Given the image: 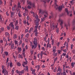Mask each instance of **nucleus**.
Listing matches in <instances>:
<instances>
[{
	"label": "nucleus",
	"mask_w": 75,
	"mask_h": 75,
	"mask_svg": "<svg viewBox=\"0 0 75 75\" xmlns=\"http://www.w3.org/2000/svg\"><path fill=\"white\" fill-rule=\"evenodd\" d=\"M47 42H48V43L46 46V47L47 48H48V45L49 44V43H50V38H48V39L47 40Z\"/></svg>",
	"instance_id": "15"
},
{
	"label": "nucleus",
	"mask_w": 75,
	"mask_h": 75,
	"mask_svg": "<svg viewBox=\"0 0 75 75\" xmlns=\"http://www.w3.org/2000/svg\"><path fill=\"white\" fill-rule=\"evenodd\" d=\"M57 53H54L53 54V56H55V57H57Z\"/></svg>",
	"instance_id": "31"
},
{
	"label": "nucleus",
	"mask_w": 75,
	"mask_h": 75,
	"mask_svg": "<svg viewBox=\"0 0 75 75\" xmlns=\"http://www.w3.org/2000/svg\"><path fill=\"white\" fill-rule=\"evenodd\" d=\"M59 22H61L60 23V25L61 26L62 28V24H63V23L64 22V21L60 19L59 20Z\"/></svg>",
	"instance_id": "7"
},
{
	"label": "nucleus",
	"mask_w": 75,
	"mask_h": 75,
	"mask_svg": "<svg viewBox=\"0 0 75 75\" xmlns=\"http://www.w3.org/2000/svg\"><path fill=\"white\" fill-rule=\"evenodd\" d=\"M27 3L28 4H29L30 6L32 5L33 7H35V5H34V4H32L31 2V1H30V0H27Z\"/></svg>",
	"instance_id": "5"
},
{
	"label": "nucleus",
	"mask_w": 75,
	"mask_h": 75,
	"mask_svg": "<svg viewBox=\"0 0 75 75\" xmlns=\"http://www.w3.org/2000/svg\"><path fill=\"white\" fill-rule=\"evenodd\" d=\"M2 55L4 58H5V54H2Z\"/></svg>",
	"instance_id": "45"
},
{
	"label": "nucleus",
	"mask_w": 75,
	"mask_h": 75,
	"mask_svg": "<svg viewBox=\"0 0 75 75\" xmlns=\"http://www.w3.org/2000/svg\"><path fill=\"white\" fill-rule=\"evenodd\" d=\"M48 47H49V48H51V45L50 44H49Z\"/></svg>",
	"instance_id": "52"
},
{
	"label": "nucleus",
	"mask_w": 75,
	"mask_h": 75,
	"mask_svg": "<svg viewBox=\"0 0 75 75\" xmlns=\"http://www.w3.org/2000/svg\"><path fill=\"white\" fill-rule=\"evenodd\" d=\"M75 62H72L71 63V66L72 67V68H74V65H75Z\"/></svg>",
	"instance_id": "27"
},
{
	"label": "nucleus",
	"mask_w": 75,
	"mask_h": 75,
	"mask_svg": "<svg viewBox=\"0 0 75 75\" xmlns=\"http://www.w3.org/2000/svg\"><path fill=\"white\" fill-rule=\"evenodd\" d=\"M61 73H59V72L57 73V75H61Z\"/></svg>",
	"instance_id": "63"
},
{
	"label": "nucleus",
	"mask_w": 75,
	"mask_h": 75,
	"mask_svg": "<svg viewBox=\"0 0 75 75\" xmlns=\"http://www.w3.org/2000/svg\"><path fill=\"white\" fill-rule=\"evenodd\" d=\"M39 14H42V10H41V9H40L39 10Z\"/></svg>",
	"instance_id": "43"
},
{
	"label": "nucleus",
	"mask_w": 75,
	"mask_h": 75,
	"mask_svg": "<svg viewBox=\"0 0 75 75\" xmlns=\"http://www.w3.org/2000/svg\"><path fill=\"white\" fill-rule=\"evenodd\" d=\"M25 71H26L27 72H28V66H26V68L24 69Z\"/></svg>",
	"instance_id": "19"
},
{
	"label": "nucleus",
	"mask_w": 75,
	"mask_h": 75,
	"mask_svg": "<svg viewBox=\"0 0 75 75\" xmlns=\"http://www.w3.org/2000/svg\"><path fill=\"white\" fill-rule=\"evenodd\" d=\"M16 72L17 74H20V71H19L18 70H16Z\"/></svg>",
	"instance_id": "46"
},
{
	"label": "nucleus",
	"mask_w": 75,
	"mask_h": 75,
	"mask_svg": "<svg viewBox=\"0 0 75 75\" xmlns=\"http://www.w3.org/2000/svg\"><path fill=\"white\" fill-rule=\"evenodd\" d=\"M57 71V67H56L55 68V69H54V70H53V71L54 72H56Z\"/></svg>",
	"instance_id": "37"
},
{
	"label": "nucleus",
	"mask_w": 75,
	"mask_h": 75,
	"mask_svg": "<svg viewBox=\"0 0 75 75\" xmlns=\"http://www.w3.org/2000/svg\"><path fill=\"white\" fill-rule=\"evenodd\" d=\"M14 15V13L12 12H11V17H13Z\"/></svg>",
	"instance_id": "20"
},
{
	"label": "nucleus",
	"mask_w": 75,
	"mask_h": 75,
	"mask_svg": "<svg viewBox=\"0 0 75 75\" xmlns=\"http://www.w3.org/2000/svg\"><path fill=\"white\" fill-rule=\"evenodd\" d=\"M6 14L7 16H9V13H8V11L6 12Z\"/></svg>",
	"instance_id": "41"
},
{
	"label": "nucleus",
	"mask_w": 75,
	"mask_h": 75,
	"mask_svg": "<svg viewBox=\"0 0 75 75\" xmlns=\"http://www.w3.org/2000/svg\"><path fill=\"white\" fill-rule=\"evenodd\" d=\"M30 71H32V74H34L35 72V69H33L32 67H30Z\"/></svg>",
	"instance_id": "8"
},
{
	"label": "nucleus",
	"mask_w": 75,
	"mask_h": 75,
	"mask_svg": "<svg viewBox=\"0 0 75 75\" xmlns=\"http://www.w3.org/2000/svg\"><path fill=\"white\" fill-rule=\"evenodd\" d=\"M30 46H31V47H32V49H33L32 47L33 46V42H32L31 41H30Z\"/></svg>",
	"instance_id": "36"
},
{
	"label": "nucleus",
	"mask_w": 75,
	"mask_h": 75,
	"mask_svg": "<svg viewBox=\"0 0 75 75\" xmlns=\"http://www.w3.org/2000/svg\"><path fill=\"white\" fill-rule=\"evenodd\" d=\"M1 29L2 31H4V28L2 27L1 28Z\"/></svg>",
	"instance_id": "57"
},
{
	"label": "nucleus",
	"mask_w": 75,
	"mask_h": 75,
	"mask_svg": "<svg viewBox=\"0 0 75 75\" xmlns=\"http://www.w3.org/2000/svg\"><path fill=\"white\" fill-rule=\"evenodd\" d=\"M62 69L60 67H59L57 70V72H59V73H61V72H62Z\"/></svg>",
	"instance_id": "11"
},
{
	"label": "nucleus",
	"mask_w": 75,
	"mask_h": 75,
	"mask_svg": "<svg viewBox=\"0 0 75 75\" xmlns=\"http://www.w3.org/2000/svg\"><path fill=\"white\" fill-rule=\"evenodd\" d=\"M66 57V58H68V57H69V56H68V53H67Z\"/></svg>",
	"instance_id": "59"
},
{
	"label": "nucleus",
	"mask_w": 75,
	"mask_h": 75,
	"mask_svg": "<svg viewBox=\"0 0 75 75\" xmlns=\"http://www.w3.org/2000/svg\"><path fill=\"white\" fill-rule=\"evenodd\" d=\"M27 7H25V11L26 12V13H28V10H27Z\"/></svg>",
	"instance_id": "32"
},
{
	"label": "nucleus",
	"mask_w": 75,
	"mask_h": 75,
	"mask_svg": "<svg viewBox=\"0 0 75 75\" xmlns=\"http://www.w3.org/2000/svg\"><path fill=\"white\" fill-rule=\"evenodd\" d=\"M45 13V14L44 15V16H45V17H44L43 18H41L42 21H43L45 20V17H47V16H48L47 12H46Z\"/></svg>",
	"instance_id": "6"
},
{
	"label": "nucleus",
	"mask_w": 75,
	"mask_h": 75,
	"mask_svg": "<svg viewBox=\"0 0 75 75\" xmlns=\"http://www.w3.org/2000/svg\"><path fill=\"white\" fill-rule=\"evenodd\" d=\"M27 32H28V29H26L25 30V33H27Z\"/></svg>",
	"instance_id": "58"
},
{
	"label": "nucleus",
	"mask_w": 75,
	"mask_h": 75,
	"mask_svg": "<svg viewBox=\"0 0 75 75\" xmlns=\"http://www.w3.org/2000/svg\"><path fill=\"white\" fill-rule=\"evenodd\" d=\"M1 68L2 69V74H4V75H6V74L8 75V72H7V71H6V68H4V65H2L1 66Z\"/></svg>",
	"instance_id": "2"
},
{
	"label": "nucleus",
	"mask_w": 75,
	"mask_h": 75,
	"mask_svg": "<svg viewBox=\"0 0 75 75\" xmlns=\"http://www.w3.org/2000/svg\"><path fill=\"white\" fill-rule=\"evenodd\" d=\"M59 28H57V29H56V33H59Z\"/></svg>",
	"instance_id": "30"
},
{
	"label": "nucleus",
	"mask_w": 75,
	"mask_h": 75,
	"mask_svg": "<svg viewBox=\"0 0 75 75\" xmlns=\"http://www.w3.org/2000/svg\"><path fill=\"white\" fill-rule=\"evenodd\" d=\"M65 11L67 12V14L68 15H69L70 14V12H68V10L67 8H65Z\"/></svg>",
	"instance_id": "18"
},
{
	"label": "nucleus",
	"mask_w": 75,
	"mask_h": 75,
	"mask_svg": "<svg viewBox=\"0 0 75 75\" xmlns=\"http://www.w3.org/2000/svg\"><path fill=\"white\" fill-rule=\"evenodd\" d=\"M33 28H30V30L29 31V33H31V31H33Z\"/></svg>",
	"instance_id": "26"
},
{
	"label": "nucleus",
	"mask_w": 75,
	"mask_h": 75,
	"mask_svg": "<svg viewBox=\"0 0 75 75\" xmlns=\"http://www.w3.org/2000/svg\"><path fill=\"white\" fill-rule=\"evenodd\" d=\"M64 6L62 5V6H59V7L57 8L58 10H59V11H61L62 10V8H64Z\"/></svg>",
	"instance_id": "10"
},
{
	"label": "nucleus",
	"mask_w": 75,
	"mask_h": 75,
	"mask_svg": "<svg viewBox=\"0 0 75 75\" xmlns=\"http://www.w3.org/2000/svg\"><path fill=\"white\" fill-rule=\"evenodd\" d=\"M17 48V46H15L14 47V43H12L11 44V50H13V49L15 50V49H16Z\"/></svg>",
	"instance_id": "4"
},
{
	"label": "nucleus",
	"mask_w": 75,
	"mask_h": 75,
	"mask_svg": "<svg viewBox=\"0 0 75 75\" xmlns=\"http://www.w3.org/2000/svg\"><path fill=\"white\" fill-rule=\"evenodd\" d=\"M36 25H37L38 26V25H39V23H38V22H36Z\"/></svg>",
	"instance_id": "48"
},
{
	"label": "nucleus",
	"mask_w": 75,
	"mask_h": 75,
	"mask_svg": "<svg viewBox=\"0 0 75 75\" xmlns=\"http://www.w3.org/2000/svg\"><path fill=\"white\" fill-rule=\"evenodd\" d=\"M61 75H66V73L65 71H64L63 72L61 73Z\"/></svg>",
	"instance_id": "24"
},
{
	"label": "nucleus",
	"mask_w": 75,
	"mask_h": 75,
	"mask_svg": "<svg viewBox=\"0 0 75 75\" xmlns=\"http://www.w3.org/2000/svg\"><path fill=\"white\" fill-rule=\"evenodd\" d=\"M54 58H55V57H53V58H54V63L55 64V62H57V59H58V58L57 57H56V58L54 59Z\"/></svg>",
	"instance_id": "21"
},
{
	"label": "nucleus",
	"mask_w": 75,
	"mask_h": 75,
	"mask_svg": "<svg viewBox=\"0 0 75 75\" xmlns=\"http://www.w3.org/2000/svg\"><path fill=\"white\" fill-rule=\"evenodd\" d=\"M63 51L65 52V53H66V52H67V50L66 49L63 50Z\"/></svg>",
	"instance_id": "50"
},
{
	"label": "nucleus",
	"mask_w": 75,
	"mask_h": 75,
	"mask_svg": "<svg viewBox=\"0 0 75 75\" xmlns=\"http://www.w3.org/2000/svg\"><path fill=\"white\" fill-rule=\"evenodd\" d=\"M73 47L74 45H73V44H71V50H72Z\"/></svg>",
	"instance_id": "42"
},
{
	"label": "nucleus",
	"mask_w": 75,
	"mask_h": 75,
	"mask_svg": "<svg viewBox=\"0 0 75 75\" xmlns=\"http://www.w3.org/2000/svg\"><path fill=\"white\" fill-rule=\"evenodd\" d=\"M18 7H19V8H21V6H20V3L19 2L18 3Z\"/></svg>",
	"instance_id": "38"
},
{
	"label": "nucleus",
	"mask_w": 75,
	"mask_h": 75,
	"mask_svg": "<svg viewBox=\"0 0 75 75\" xmlns=\"http://www.w3.org/2000/svg\"><path fill=\"white\" fill-rule=\"evenodd\" d=\"M34 41H33V44L34 45H33V46L32 47V49L33 48H37V39H36V38H35L34 39Z\"/></svg>",
	"instance_id": "1"
},
{
	"label": "nucleus",
	"mask_w": 75,
	"mask_h": 75,
	"mask_svg": "<svg viewBox=\"0 0 75 75\" xmlns=\"http://www.w3.org/2000/svg\"><path fill=\"white\" fill-rule=\"evenodd\" d=\"M15 43V45H17V47L18 46V41H17L16 40H15L14 42Z\"/></svg>",
	"instance_id": "17"
},
{
	"label": "nucleus",
	"mask_w": 75,
	"mask_h": 75,
	"mask_svg": "<svg viewBox=\"0 0 75 75\" xmlns=\"http://www.w3.org/2000/svg\"><path fill=\"white\" fill-rule=\"evenodd\" d=\"M21 63H20L19 62H18L17 63V65H18V66L20 67L21 66Z\"/></svg>",
	"instance_id": "29"
},
{
	"label": "nucleus",
	"mask_w": 75,
	"mask_h": 75,
	"mask_svg": "<svg viewBox=\"0 0 75 75\" xmlns=\"http://www.w3.org/2000/svg\"><path fill=\"white\" fill-rule=\"evenodd\" d=\"M70 73L71 74V75H75V73L74 72L73 73V74L72 75V71H70Z\"/></svg>",
	"instance_id": "40"
},
{
	"label": "nucleus",
	"mask_w": 75,
	"mask_h": 75,
	"mask_svg": "<svg viewBox=\"0 0 75 75\" xmlns=\"http://www.w3.org/2000/svg\"><path fill=\"white\" fill-rule=\"evenodd\" d=\"M34 33H37V29H35Z\"/></svg>",
	"instance_id": "55"
},
{
	"label": "nucleus",
	"mask_w": 75,
	"mask_h": 75,
	"mask_svg": "<svg viewBox=\"0 0 75 75\" xmlns=\"http://www.w3.org/2000/svg\"><path fill=\"white\" fill-rule=\"evenodd\" d=\"M59 45H60V42H59L57 43V46L58 47L59 46Z\"/></svg>",
	"instance_id": "61"
},
{
	"label": "nucleus",
	"mask_w": 75,
	"mask_h": 75,
	"mask_svg": "<svg viewBox=\"0 0 75 75\" xmlns=\"http://www.w3.org/2000/svg\"><path fill=\"white\" fill-rule=\"evenodd\" d=\"M28 62H23L24 64L23 65V66L24 67H25V65H27Z\"/></svg>",
	"instance_id": "25"
},
{
	"label": "nucleus",
	"mask_w": 75,
	"mask_h": 75,
	"mask_svg": "<svg viewBox=\"0 0 75 75\" xmlns=\"http://www.w3.org/2000/svg\"><path fill=\"white\" fill-rule=\"evenodd\" d=\"M18 16L19 17H21V16H22V15H21V14H20V11H19L18 13Z\"/></svg>",
	"instance_id": "34"
},
{
	"label": "nucleus",
	"mask_w": 75,
	"mask_h": 75,
	"mask_svg": "<svg viewBox=\"0 0 75 75\" xmlns=\"http://www.w3.org/2000/svg\"><path fill=\"white\" fill-rule=\"evenodd\" d=\"M30 52L31 54H33L34 53V51H33V50L31 51Z\"/></svg>",
	"instance_id": "56"
},
{
	"label": "nucleus",
	"mask_w": 75,
	"mask_h": 75,
	"mask_svg": "<svg viewBox=\"0 0 75 75\" xmlns=\"http://www.w3.org/2000/svg\"><path fill=\"white\" fill-rule=\"evenodd\" d=\"M70 3L71 4H74V2L73 1H70Z\"/></svg>",
	"instance_id": "64"
},
{
	"label": "nucleus",
	"mask_w": 75,
	"mask_h": 75,
	"mask_svg": "<svg viewBox=\"0 0 75 75\" xmlns=\"http://www.w3.org/2000/svg\"><path fill=\"white\" fill-rule=\"evenodd\" d=\"M72 52L73 54H75V49H74V50H72Z\"/></svg>",
	"instance_id": "51"
},
{
	"label": "nucleus",
	"mask_w": 75,
	"mask_h": 75,
	"mask_svg": "<svg viewBox=\"0 0 75 75\" xmlns=\"http://www.w3.org/2000/svg\"><path fill=\"white\" fill-rule=\"evenodd\" d=\"M13 63L12 62H11L10 64V67L11 68H12L13 67Z\"/></svg>",
	"instance_id": "35"
},
{
	"label": "nucleus",
	"mask_w": 75,
	"mask_h": 75,
	"mask_svg": "<svg viewBox=\"0 0 75 75\" xmlns=\"http://www.w3.org/2000/svg\"><path fill=\"white\" fill-rule=\"evenodd\" d=\"M11 26L13 29V30H14V25H13V23H11L9 24V25H11Z\"/></svg>",
	"instance_id": "28"
},
{
	"label": "nucleus",
	"mask_w": 75,
	"mask_h": 75,
	"mask_svg": "<svg viewBox=\"0 0 75 75\" xmlns=\"http://www.w3.org/2000/svg\"><path fill=\"white\" fill-rule=\"evenodd\" d=\"M17 38V35L14 34L13 35L14 39H16V38Z\"/></svg>",
	"instance_id": "22"
},
{
	"label": "nucleus",
	"mask_w": 75,
	"mask_h": 75,
	"mask_svg": "<svg viewBox=\"0 0 75 75\" xmlns=\"http://www.w3.org/2000/svg\"><path fill=\"white\" fill-rule=\"evenodd\" d=\"M5 35L7 37H9L10 36V34L8 32H6Z\"/></svg>",
	"instance_id": "16"
},
{
	"label": "nucleus",
	"mask_w": 75,
	"mask_h": 75,
	"mask_svg": "<svg viewBox=\"0 0 75 75\" xmlns=\"http://www.w3.org/2000/svg\"><path fill=\"white\" fill-rule=\"evenodd\" d=\"M18 21H16V23H15V25H17V24H18Z\"/></svg>",
	"instance_id": "49"
},
{
	"label": "nucleus",
	"mask_w": 75,
	"mask_h": 75,
	"mask_svg": "<svg viewBox=\"0 0 75 75\" xmlns=\"http://www.w3.org/2000/svg\"><path fill=\"white\" fill-rule=\"evenodd\" d=\"M56 49H57V47L55 46H53V53L56 52Z\"/></svg>",
	"instance_id": "12"
},
{
	"label": "nucleus",
	"mask_w": 75,
	"mask_h": 75,
	"mask_svg": "<svg viewBox=\"0 0 75 75\" xmlns=\"http://www.w3.org/2000/svg\"><path fill=\"white\" fill-rule=\"evenodd\" d=\"M36 21H38V22H39V21H40V20L39 18H38L37 19H36Z\"/></svg>",
	"instance_id": "60"
},
{
	"label": "nucleus",
	"mask_w": 75,
	"mask_h": 75,
	"mask_svg": "<svg viewBox=\"0 0 75 75\" xmlns=\"http://www.w3.org/2000/svg\"><path fill=\"white\" fill-rule=\"evenodd\" d=\"M6 43L5 44V46L6 47V46H7V45H8V43H7V41L6 40Z\"/></svg>",
	"instance_id": "44"
},
{
	"label": "nucleus",
	"mask_w": 75,
	"mask_h": 75,
	"mask_svg": "<svg viewBox=\"0 0 75 75\" xmlns=\"http://www.w3.org/2000/svg\"><path fill=\"white\" fill-rule=\"evenodd\" d=\"M4 53L6 56H7L8 55V52H4Z\"/></svg>",
	"instance_id": "33"
},
{
	"label": "nucleus",
	"mask_w": 75,
	"mask_h": 75,
	"mask_svg": "<svg viewBox=\"0 0 75 75\" xmlns=\"http://www.w3.org/2000/svg\"><path fill=\"white\" fill-rule=\"evenodd\" d=\"M22 50V54L23 56V57H25V48H23Z\"/></svg>",
	"instance_id": "9"
},
{
	"label": "nucleus",
	"mask_w": 75,
	"mask_h": 75,
	"mask_svg": "<svg viewBox=\"0 0 75 75\" xmlns=\"http://www.w3.org/2000/svg\"><path fill=\"white\" fill-rule=\"evenodd\" d=\"M29 37V33H27L25 35V37L27 38H28Z\"/></svg>",
	"instance_id": "39"
},
{
	"label": "nucleus",
	"mask_w": 75,
	"mask_h": 75,
	"mask_svg": "<svg viewBox=\"0 0 75 75\" xmlns=\"http://www.w3.org/2000/svg\"><path fill=\"white\" fill-rule=\"evenodd\" d=\"M36 69H37L38 71L40 68V65H37L35 67Z\"/></svg>",
	"instance_id": "14"
},
{
	"label": "nucleus",
	"mask_w": 75,
	"mask_h": 75,
	"mask_svg": "<svg viewBox=\"0 0 75 75\" xmlns=\"http://www.w3.org/2000/svg\"><path fill=\"white\" fill-rule=\"evenodd\" d=\"M15 29L16 30H18V28H19V26L15 25Z\"/></svg>",
	"instance_id": "23"
},
{
	"label": "nucleus",
	"mask_w": 75,
	"mask_h": 75,
	"mask_svg": "<svg viewBox=\"0 0 75 75\" xmlns=\"http://www.w3.org/2000/svg\"><path fill=\"white\" fill-rule=\"evenodd\" d=\"M32 65H34V61H32L31 62Z\"/></svg>",
	"instance_id": "54"
},
{
	"label": "nucleus",
	"mask_w": 75,
	"mask_h": 75,
	"mask_svg": "<svg viewBox=\"0 0 75 75\" xmlns=\"http://www.w3.org/2000/svg\"><path fill=\"white\" fill-rule=\"evenodd\" d=\"M43 54L45 55H47V54L45 53H44L42 51H41L40 52V53L38 54V57L39 59H40H40H42V56L43 55Z\"/></svg>",
	"instance_id": "3"
},
{
	"label": "nucleus",
	"mask_w": 75,
	"mask_h": 75,
	"mask_svg": "<svg viewBox=\"0 0 75 75\" xmlns=\"http://www.w3.org/2000/svg\"><path fill=\"white\" fill-rule=\"evenodd\" d=\"M31 13H33V17H35V14L33 12H31Z\"/></svg>",
	"instance_id": "47"
},
{
	"label": "nucleus",
	"mask_w": 75,
	"mask_h": 75,
	"mask_svg": "<svg viewBox=\"0 0 75 75\" xmlns=\"http://www.w3.org/2000/svg\"><path fill=\"white\" fill-rule=\"evenodd\" d=\"M20 73L21 74H24V70H22L20 71Z\"/></svg>",
	"instance_id": "53"
},
{
	"label": "nucleus",
	"mask_w": 75,
	"mask_h": 75,
	"mask_svg": "<svg viewBox=\"0 0 75 75\" xmlns=\"http://www.w3.org/2000/svg\"><path fill=\"white\" fill-rule=\"evenodd\" d=\"M66 68H68L69 69L70 68V67L69 66H66Z\"/></svg>",
	"instance_id": "62"
},
{
	"label": "nucleus",
	"mask_w": 75,
	"mask_h": 75,
	"mask_svg": "<svg viewBox=\"0 0 75 75\" xmlns=\"http://www.w3.org/2000/svg\"><path fill=\"white\" fill-rule=\"evenodd\" d=\"M17 49L18 53H20V52H21V51H22V49H21V47H18L17 48Z\"/></svg>",
	"instance_id": "13"
}]
</instances>
